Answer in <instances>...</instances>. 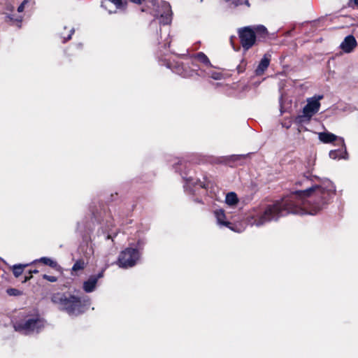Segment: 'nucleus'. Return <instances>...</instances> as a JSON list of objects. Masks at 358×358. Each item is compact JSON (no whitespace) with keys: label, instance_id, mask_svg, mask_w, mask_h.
<instances>
[{"label":"nucleus","instance_id":"22","mask_svg":"<svg viewBox=\"0 0 358 358\" xmlns=\"http://www.w3.org/2000/svg\"><path fill=\"white\" fill-rule=\"evenodd\" d=\"M7 293L10 295V296H17L20 294V292L17 289H13V288H11V289H8L7 290Z\"/></svg>","mask_w":358,"mask_h":358},{"label":"nucleus","instance_id":"10","mask_svg":"<svg viewBox=\"0 0 358 358\" xmlns=\"http://www.w3.org/2000/svg\"><path fill=\"white\" fill-rule=\"evenodd\" d=\"M357 46V41L352 35L347 36L341 43L340 48L346 53L351 52Z\"/></svg>","mask_w":358,"mask_h":358},{"label":"nucleus","instance_id":"28","mask_svg":"<svg viewBox=\"0 0 358 358\" xmlns=\"http://www.w3.org/2000/svg\"><path fill=\"white\" fill-rule=\"evenodd\" d=\"M355 6H358V0H350L348 2V6L354 8Z\"/></svg>","mask_w":358,"mask_h":358},{"label":"nucleus","instance_id":"5","mask_svg":"<svg viewBox=\"0 0 358 358\" xmlns=\"http://www.w3.org/2000/svg\"><path fill=\"white\" fill-rule=\"evenodd\" d=\"M139 257L140 254L138 250L127 248L122 250L119 255L117 264L122 268H131L136 265Z\"/></svg>","mask_w":358,"mask_h":358},{"label":"nucleus","instance_id":"23","mask_svg":"<svg viewBox=\"0 0 358 358\" xmlns=\"http://www.w3.org/2000/svg\"><path fill=\"white\" fill-rule=\"evenodd\" d=\"M43 278L47 280L49 282H56L57 278L55 276L53 275H48L46 274H44L43 275Z\"/></svg>","mask_w":358,"mask_h":358},{"label":"nucleus","instance_id":"26","mask_svg":"<svg viewBox=\"0 0 358 358\" xmlns=\"http://www.w3.org/2000/svg\"><path fill=\"white\" fill-rule=\"evenodd\" d=\"M28 3L27 0H24L22 3L18 6L17 11L21 13L24 10L25 5Z\"/></svg>","mask_w":358,"mask_h":358},{"label":"nucleus","instance_id":"6","mask_svg":"<svg viewBox=\"0 0 358 358\" xmlns=\"http://www.w3.org/2000/svg\"><path fill=\"white\" fill-rule=\"evenodd\" d=\"M322 97V96H317L308 99L307 104L303 109V115L296 117L297 122L301 123L309 121L318 112L320 107V100Z\"/></svg>","mask_w":358,"mask_h":358},{"label":"nucleus","instance_id":"21","mask_svg":"<svg viewBox=\"0 0 358 358\" xmlns=\"http://www.w3.org/2000/svg\"><path fill=\"white\" fill-rule=\"evenodd\" d=\"M226 2L230 3L231 4L237 6L238 5H242L243 3L246 4L248 6H250L248 0H224Z\"/></svg>","mask_w":358,"mask_h":358},{"label":"nucleus","instance_id":"18","mask_svg":"<svg viewBox=\"0 0 358 358\" xmlns=\"http://www.w3.org/2000/svg\"><path fill=\"white\" fill-rule=\"evenodd\" d=\"M255 30V35H259L260 36L264 37L267 35L266 28L263 25H258L257 27H252Z\"/></svg>","mask_w":358,"mask_h":358},{"label":"nucleus","instance_id":"19","mask_svg":"<svg viewBox=\"0 0 358 358\" xmlns=\"http://www.w3.org/2000/svg\"><path fill=\"white\" fill-rule=\"evenodd\" d=\"M28 264H24V265H22V264H17V265H14L13 267V275L15 276V277H19L23 272V269L24 268L27 266Z\"/></svg>","mask_w":358,"mask_h":358},{"label":"nucleus","instance_id":"30","mask_svg":"<svg viewBox=\"0 0 358 358\" xmlns=\"http://www.w3.org/2000/svg\"><path fill=\"white\" fill-rule=\"evenodd\" d=\"M130 1L136 4H141L143 0H130Z\"/></svg>","mask_w":358,"mask_h":358},{"label":"nucleus","instance_id":"14","mask_svg":"<svg viewBox=\"0 0 358 358\" xmlns=\"http://www.w3.org/2000/svg\"><path fill=\"white\" fill-rule=\"evenodd\" d=\"M348 153L346 150H335L329 152V157L333 159H346Z\"/></svg>","mask_w":358,"mask_h":358},{"label":"nucleus","instance_id":"8","mask_svg":"<svg viewBox=\"0 0 358 358\" xmlns=\"http://www.w3.org/2000/svg\"><path fill=\"white\" fill-rule=\"evenodd\" d=\"M214 215L216 218L217 223L220 227H226L229 228L231 230L241 233L244 231V226L236 227L231 222L228 221L226 215L224 213V210L222 209H216L214 210Z\"/></svg>","mask_w":358,"mask_h":358},{"label":"nucleus","instance_id":"15","mask_svg":"<svg viewBox=\"0 0 358 358\" xmlns=\"http://www.w3.org/2000/svg\"><path fill=\"white\" fill-rule=\"evenodd\" d=\"M182 178L185 180V188L190 187V185H199L201 187L206 188L205 184L203 182H201L199 180H194L191 176H182Z\"/></svg>","mask_w":358,"mask_h":358},{"label":"nucleus","instance_id":"25","mask_svg":"<svg viewBox=\"0 0 358 358\" xmlns=\"http://www.w3.org/2000/svg\"><path fill=\"white\" fill-rule=\"evenodd\" d=\"M74 33V29H70V33L68 34V36L66 37L63 34H62V37L64 38V43L67 41L68 40L71 39L72 34Z\"/></svg>","mask_w":358,"mask_h":358},{"label":"nucleus","instance_id":"17","mask_svg":"<svg viewBox=\"0 0 358 358\" xmlns=\"http://www.w3.org/2000/svg\"><path fill=\"white\" fill-rule=\"evenodd\" d=\"M36 262H41L45 265L50 266L51 268H57V266H58L57 262H55V260H53L49 257H41V258H40L38 259H36L33 262V263H36Z\"/></svg>","mask_w":358,"mask_h":358},{"label":"nucleus","instance_id":"31","mask_svg":"<svg viewBox=\"0 0 358 358\" xmlns=\"http://www.w3.org/2000/svg\"><path fill=\"white\" fill-rule=\"evenodd\" d=\"M141 11H142V12H145V11H146V9H145V8H141Z\"/></svg>","mask_w":358,"mask_h":358},{"label":"nucleus","instance_id":"12","mask_svg":"<svg viewBox=\"0 0 358 358\" xmlns=\"http://www.w3.org/2000/svg\"><path fill=\"white\" fill-rule=\"evenodd\" d=\"M270 64V55H265L261 59L257 68L255 70V74L257 76L262 75L264 71L267 69Z\"/></svg>","mask_w":358,"mask_h":358},{"label":"nucleus","instance_id":"27","mask_svg":"<svg viewBox=\"0 0 358 358\" xmlns=\"http://www.w3.org/2000/svg\"><path fill=\"white\" fill-rule=\"evenodd\" d=\"M6 17H8L10 21L14 20V21H16V22H18V23H20V22H22V16H20V17H17V18L14 19L11 15H8L6 16Z\"/></svg>","mask_w":358,"mask_h":358},{"label":"nucleus","instance_id":"16","mask_svg":"<svg viewBox=\"0 0 358 358\" xmlns=\"http://www.w3.org/2000/svg\"><path fill=\"white\" fill-rule=\"evenodd\" d=\"M225 202L229 206H234L238 202V199L236 193L231 192L227 194Z\"/></svg>","mask_w":358,"mask_h":358},{"label":"nucleus","instance_id":"1","mask_svg":"<svg viewBox=\"0 0 358 358\" xmlns=\"http://www.w3.org/2000/svg\"><path fill=\"white\" fill-rule=\"evenodd\" d=\"M335 192L333 182L323 179L319 185L293 192L272 205L254 208L248 214L246 222L251 226L262 227L291 213L314 215L326 208Z\"/></svg>","mask_w":358,"mask_h":358},{"label":"nucleus","instance_id":"13","mask_svg":"<svg viewBox=\"0 0 358 358\" xmlns=\"http://www.w3.org/2000/svg\"><path fill=\"white\" fill-rule=\"evenodd\" d=\"M193 59L194 61H198L207 67L212 66L209 59L203 52H198L193 57Z\"/></svg>","mask_w":358,"mask_h":358},{"label":"nucleus","instance_id":"9","mask_svg":"<svg viewBox=\"0 0 358 358\" xmlns=\"http://www.w3.org/2000/svg\"><path fill=\"white\" fill-rule=\"evenodd\" d=\"M103 276V271L99 273L97 275H93L83 282V288L87 293L92 292L95 290L97 282L99 278Z\"/></svg>","mask_w":358,"mask_h":358},{"label":"nucleus","instance_id":"11","mask_svg":"<svg viewBox=\"0 0 358 358\" xmlns=\"http://www.w3.org/2000/svg\"><path fill=\"white\" fill-rule=\"evenodd\" d=\"M318 138L320 141L324 143H329L338 140L340 144L344 145V140L343 138L338 137L335 134L328 131L318 133Z\"/></svg>","mask_w":358,"mask_h":358},{"label":"nucleus","instance_id":"20","mask_svg":"<svg viewBox=\"0 0 358 358\" xmlns=\"http://www.w3.org/2000/svg\"><path fill=\"white\" fill-rule=\"evenodd\" d=\"M85 264L83 260L77 261L72 267L73 271H78L84 269Z\"/></svg>","mask_w":358,"mask_h":358},{"label":"nucleus","instance_id":"7","mask_svg":"<svg viewBox=\"0 0 358 358\" xmlns=\"http://www.w3.org/2000/svg\"><path fill=\"white\" fill-rule=\"evenodd\" d=\"M241 43L245 50H249L255 43L256 35L252 27H245L238 30Z\"/></svg>","mask_w":358,"mask_h":358},{"label":"nucleus","instance_id":"2","mask_svg":"<svg viewBox=\"0 0 358 358\" xmlns=\"http://www.w3.org/2000/svg\"><path fill=\"white\" fill-rule=\"evenodd\" d=\"M51 300L60 310L65 311L70 316L84 313L90 306L88 296L75 295L69 292L54 294Z\"/></svg>","mask_w":358,"mask_h":358},{"label":"nucleus","instance_id":"3","mask_svg":"<svg viewBox=\"0 0 358 358\" xmlns=\"http://www.w3.org/2000/svg\"><path fill=\"white\" fill-rule=\"evenodd\" d=\"M45 322L38 315H28L14 324L15 331L25 335L38 333L45 327Z\"/></svg>","mask_w":358,"mask_h":358},{"label":"nucleus","instance_id":"29","mask_svg":"<svg viewBox=\"0 0 358 358\" xmlns=\"http://www.w3.org/2000/svg\"><path fill=\"white\" fill-rule=\"evenodd\" d=\"M38 272V270L30 271L29 273V275H27V276H25L24 282L29 280L31 278V274L32 273H37Z\"/></svg>","mask_w":358,"mask_h":358},{"label":"nucleus","instance_id":"32","mask_svg":"<svg viewBox=\"0 0 358 358\" xmlns=\"http://www.w3.org/2000/svg\"><path fill=\"white\" fill-rule=\"evenodd\" d=\"M200 1H203V0H200Z\"/></svg>","mask_w":358,"mask_h":358},{"label":"nucleus","instance_id":"4","mask_svg":"<svg viewBox=\"0 0 358 358\" xmlns=\"http://www.w3.org/2000/svg\"><path fill=\"white\" fill-rule=\"evenodd\" d=\"M167 67L171 69L174 73L180 75L182 77H191L194 74L200 76H208L214 80H221L222 75L220 72L210 71L209 72H203L201 69H199L197 66L192 62V67L188 69L184 66L183 64L176 63L174 66L171 64H168Z\"/></svg>","mask_w":358,"mask_h":358},{"label":"nucleus","instance_id":"24","mask_svg":"<svg viewBox=\"0 0 358 358\" xmlns=\"http://www.w3.org/2000/svg\"><path fill=\"white\" fill-rule=\"evenodd\" d=\"M110 2L114 3L117 8H123V4L122 2V0H109Z\"/></svg>","mask_w":358,"mask_h":358}]
</instances>
